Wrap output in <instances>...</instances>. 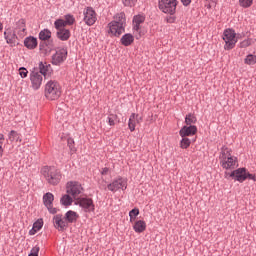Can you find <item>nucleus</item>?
<instances>
[{
    "label": "nucleus",
    "mask_w": 256,
    "mask_h": 256,
    "mask_svg": "<svg viewBox=\"0 0 256 256\" xmlns=\"http://www.w3.org/2000/svg\"><path fill=\"white\" fill-rule=\"evenodd\" d=\"M107 182L103 181V184H100L101 189H107Z\"/></svg>",
    "instance_id": "obj_51"
},
{
    "label": "nucleus",
    "mask_w": 256,
    "mask_h": 256,
    "mask_svg": "<svg viewBox=\"0 0 256 256\" xmlns=\"http://www.w3.org/2000/svg\"><path fill=\"white\" fill-rule=\"evenodd\" d=\"M64 219L67 223H75L79 219V214L77 212L69 210L66 212Z\"/></svg>",
    "instance_id": "obj_22"
},
{
    "label": "nucleus",
    "mask_w": 256,
    "mask_h": 256,
    "mask_svg": "<svg viewBox=\"0 0 256 256\" xmlns=\"http://www.w3.org/2000/svg\"><path fill=\"white\" fill-rule=\"evenodd\" d=\"M135 117H137V114L132 113L129 118L128 127L130 131L133 133L135 131Z\"/></svg>",
    "instance_id": "obj_31"
},
{
    "label": "nucleus",
    "mask_w": 256,
    "mask_h": 256,
    "mask_svg": "<svg viewBox=\"0 0 256 256\" xmlns=\"http://www.w3.org/2000/svg\"><path fill=\"white\" fill-rule=\"evenodd\" d=\"M44 95L49 101H57L61 97V85L55 80H50L45 85Z\"/></svg>",
    "instance_id": "obj_5"
},
{
    "label": "nucleus",
    "mask_w": 256,
    "mask_h": 256,
    "mask_svg": "<svg viewBox=\"0 0 256 256\" xmlns=\"http://www.w3.org/2000/svg\"><path fill=\"white\" fill-rule=\"evenodd\" d=\"M67 22L64 19H57L54 22V27L56 30H62V29H66L65 27H67Z\"/></svg>",
    "instance_id": "obj_27"
},
{
    "label": "nucleus",
    "mask_w": 256,
    "mask_h": 256,
    "mask_svg": "<svg viewBox=\"0 0 256 256\" xmlns=\"http://www.w3.org/2000/svg\"><path fill=\"white\" fill-rule=\"evenodd\" d=\"M64 22L68 25H73L75 23V17L71 14L64 15Z\"/></svg>",
    "instance_id": "obj_33"
},
{
    "label": "nucleus",
    "mask_w": 256,
    "mask_h": 256,
    "mask_svg": "<svg viewBox=\"0 0 256 256\" xmlns=\"http://www.w3.org/2000/svg\"><path fill=\"white\" fill-rule=\"evenodd\" d=\"M37 45L38 42L36 37L29 36L24 39V46H26L30 50L37 49Z\"/></svg>",
    "instance_id": "obj_18"
},
{
    "label": "nucleus",
    "mask_w": 256,
    "mask_h": 256,
    "mask_svg": "<svg viewBox=\"0 0 256 256\" xmlns=\"http://www.w3.org/2000/svg\"><path fill=\"white\" fill-rule=\"evenodd\" d=\"M197 134V126L190 125V126H183L180 131V137H193V135Z\"/></svg>",
    "instance_id": "obj_17"
},
{
    "label": "nucleus",
    "mask_w": 256,
    "mask_h": 256,
    "mask_svg": "<svg viewBox=\"0 0 256 256\" xmlns=\"http://www.w3.org/2000/svg\"><path fill=\"white\" fill-rule=\"evenodd\" d=\"M137 117H135V120L137 123H141L143 121V117H139V114H136Z\"/></svg>",
    "instance_id": "obj_50"
},
{
    "label": "nucleus",
    "mask_w": 256,
    "mask_h": 256,
    "mask_svg": "<svg viewBox=\"0 0 256 256\" xmlns=\"http://www.w3.org/2000/svg\"><path fill=\"white\" fill-rule=\"evenodd\" d=\"M133 23L141 25V23H145V17L143 15H135L133 17Z\"/></svg>",
    "instance_id": "obj_35"
},
{
    "label": "nucleus",
    "mask_w": 256,
    "mask_h": 256,
    "mask_svg": "<svg viewBox=\"0 0 256 256\" xmlns=\"http://www.w3.org/2000/svg\"><path fill=\"white\" fill-rule=\"evenodd\" d=\"M158 7L162 13L175 15V11H177V0H159Z\"/></svg>",
    "instance_id": "obj_8"
},
{
    "label": "nucleus",
    "mask_w": 256,
    "mask_h": 256,
    "mask_svg": "<svg viewBox=\"0 0 256 256\" xmlns=\"http://www.w3.org/2000/svg\"><path fill=\"white\" fill-rule=\"evenodd\" d=\"M185 123L189 126L195 125V123H197V117H195V115H193L192 113H189L185 117Z\"/></svg>",
    "instance_id": "obj_28"
},
{
    "label": "nucleus",
    "mask_w": 256,
    "mask_h": 256,
    "mask_svg": "<svg viewBox=\"0 0 256 256\" xmlns=\"http://www.w3.org/2000/svg\"><path fill=\"white\" fill-rule=\"evenodd\" d=\"M8 139L11 143H13V141H19V143H21V134H19L17 131L12 130L9 132L8 134Z\"/></svg>",
    "instance_id": "obj_24"
},
{
    "label": "nucleus",
    "mask_w": 256,
    "mask_h": 256,
    "mask_svg": "<svg viewBox=\"0 0 256 256\" xmlns=\"http://www.w3.org/2000/svg\"><path fill=\"white\" fill-rule=\"evenodd\" d=\"M67 143L71 153H75V151H77V148H75V140L68 138Z\"/></svg>",
    "instance_id": "obj_36"
},
{
    "label": "nucleus",
    "mask_w": 256,
    "mask_h": 256,
    "mask_svg": "<svg viewBox=\"0 0 256 256\" xmlns=\"http://www.w3.org/2000/svg\"><path fill=\"white\" fill-rule=\"evenodd\" d=\"M219 159L223 169H235V165H237V157L231 155V149L226 146L221 148Z\"/></svg>",
    "instance_id": "obj_2"
},
{
    "label": "nucleus",
    "mask_w": 256,
    "mask_h": 256,
    "mask_svg": "<svg viewBox=\"0 0 256 256\" xmlns=\"http://www.w3.org/2000/svg\"><path fill=\"white\" fill-rule=\"evenodd\" d=\"M16 29H19L20 33H25V31H27V28L25 26V19H20L17 22V27Z\"/></svg>",
    "instance_id": "obj_32"
},
{
    "label": "nucleus",
    "mask_w": 256,
    "mask_h": 256,
    "mask_svg": "<svg viewBox=\"0 0 256 256\" xmlns=\"http://www.w3.org/2000/svg\"><path fill=\"white\" fill-rule=\"evenodd\" d=\"M83 15V21L86 23V25H88L89 27H91V25H95L97 21V13L95 12V10H93V8L87 7L84 10Z\"/></svg>",
    "instance_id": "obj_12"
},
{
    "label": "nucleus",
    "mask_w": 256,
    "mask_h": 256,
    "mask_svg": "<svg viewBox=\"0 0 256 256\" xmlns=\"http://www.w3.org/2000/svg\"><path fill=\"white\" fill-rule=\"evenodd\" d=\"M41 173L49 185H59L61 181V171L54 166H44L41 169Z\"/></svg>",
    "instance_id": "obj_6"
},
{
    "label": "nucleus",
    "mask_w": 256,
    "mask_h": 256,
    "mask_svg": "<svg viewBox=\"0 0 256 256\" xmlns=\"http://www.w3.org/2000/svg\"><path fill=\"white\" fill-rule=\"evenodd\" d=\"M107 119H108L109 125H110L111 127H113V126H115V121H117V115H115V114H110Z\"/></svg>",
    "instance_id": "obj_38"
},
{
    "label": "nucleus",
    "mask_w": 256,
    "mask_h": 256,
    "mask_svg": "<svg viewBox=\"0 0 256 256\" xmlns=\"http://www.w3.org/2000/svg\"><path fill=\"white\" fill-rule=\"evenodd\" d=\"M133 229L135 233H143V231L147 229V223H145L143 220H138L134 223Z\"/></svg>",
    "instance_id": "obj_23"
},
{
    "label": "nucleus",
    "mask_w": 256,
    "mask_h": 256,
    "mask_svg": "<svg viewBox=\"0 0 256 256\" xmlns=\"http://www.w3.org/2000/svg\"><path fill=\"white\" fill-rule=\"evenodd\" d=\"M39 251H40L39 246H34L31 249V252H30V254L28 256H39Z\"/></svg>",
    "instance_id": "obj_42"
},
{
    "label": "nucleus",
    "mask_w": 256,
    "mask_h": 256,
    "mask_svg": "<svg viewBox=\"0 0 256 256\" xmlns=\"http://www.w3.org/2000/svg\"><path fill=\"white\" fill-rule=\"evenodd\" d=\"M66 189V193H68V195H71L73 199H75V201H77V199H79V195L83 193V186L77 181L68 182Z\"/></svg>",
    "instance_id": "obj_10"
},
{
    "label": "nucleus",
    "mask_w": 256,
    "mask_h": 256,
    "mask_svg": "<svg viewBox=\"0 0 256 256\" xmlns=\"http://www.w3.org/2000/svg\"><path fill=\"white\" fill-rule=\"evenodd\" d=\"M137 215H139V209L138 208H134L129 212V217H130V221H135V217H137Z\"/></svg>",
    "instance_id": "obj_37"
},
{
    "label": "nucleus",
    "mask_w": 256,
    "mask_h": 256,
    "mask_svg": "<svg viewBox=\"0 0 256 256\" xmlns=\"http://www.w3.org/2000/svg\"><path fill=\"white\" fill-rule=\"evenodd\" d=\"M181 3L187 7L188 5H191V0H181Z\"/></svg>",
    "instance_id": "obj_46"
},
{
    "label": "nucleus",
    "mask_w": 256,
    "mask_h": 256,
    "mask_svg": "<svg viewBox=\"0 0 256 256\" xmlns=\"http://www.w3.org/2000/svg\"><path fill=\"white\" fill-rule=\"evenodd\" d=\"M39 69H40L39 73L41 75H44V77H45L47 75V73H51V64L45 65V64H43V62H40Z\"/></svg>",
    "instance_id": "obj_25"
},
{
    "label": "nucleus",
    "mask_w": 256,
    "mask_h": 256,
    "mask_svg": "<svg viewBox=\"0 0 256 256\" xmlns=\"http://www.w3.org/2000/svg\"><path fill=\"white\" fill-rule=\"evenodd\" d=\"M4 141H5V135L0 134V146L1 147H2Z\"/></svg>",
    "instance_id": "obj_49"
},
{
    "label": "nucleus",
    "mask_w": 256,
    "mask_h": 256,
    "mask_svg": "<svg viewBox=\"0 0 256 256\" xmlns=\"http://www.w3.org/2000/svg\"><path fill=\"white\" fill-rule=\"evenodd\" d=\"M190 146H191V139L187 138V136L182 137V140L180 141L181 149H189Z\"/></svg>",
    "instance_id": "obj_29"
},
{
    "label": "nucleus",
    "mask_w": 256,
    "mask_h": 256,
    "mask_svg": "<svg viewBox=\"0 0 256 256\" xmlns=\"http://www.w3.org/2000/svg\"><path fill=\"white\" fill-rule=\"evenodd\" d=\"M39 49L44 55H49L51 51H53V41H50L51 39V30L49 29H43L39 32Z\"/></svg>",
    "instance_id": "obj_4"
},
{
    "label": "nucleus",
    "mask_w": 256,
    "mask_h": 256,
    "mask_svg": "<svg viewBox=\"0 0 256 256\" xmlns=\"http://www.w3.org/2000/svg\"><path fill=\"white\" fill-rule=\"evenodd\" d=\"M207 9H211V4L206 5Z\"/></svg>",
    "instance_id": "obj_55"
},
{
    "label": "nucleus",
    "mask_w": 256,
    "mask_h": 256,
    "mask_svg": "<svg viewBox=\"0 0 256 256\" xmlns=\"http://www.w3.org/2000/svg\"><path fill=\"white\" fill-rule=\"evenodd\" d=\"M110 171H111V170H110L109 168L104 167V168H102V170H101V175H109Z\"/></svg>",
    "instance_id": "obj_45"
},
{
    "label": "nucleus",
    "mask_w": 256,
    "mask_h": 256,
    "mask_svg": "<svg viewBox=\"0 0 256 256\" xmlns=\"http://www.w3.org/2000/svg\"><path fill=\"white\" fill-rule=\"evenodd\" d=\"M222 39L225 43L224 49L225 51H231V49H235V45H237V33L233 30V28H227L224 30Z\"/></svg>",
    "instance_id": "obj_7"
},
{
    "label": "nucleus",
    "mask_w": 256,
    "mask_h": 256,
    "mask_svg": "<svg viewBox=\"0 0 256 256\" xmlns=\"http://www.w3.org/2000/svg\"><path fill=\"white\" fill-rule=\"evenodd\" d=\"M4 39L10 47H15V45H17V34L11 28L6 29L4 32Z\"/></svg>",
    "instance_id": "obj_16"
},
{
    "label": "nucleus",
    "mask_w": 256,
    "mask_h": 256,
    "mask_svg": "<svg viewBox=\"0 0 256 256\" xmlns=\"http://www.w3.org/2000/svg\"><path fill=\"white\" fill-rule=\"evenodd\" d=\"M108 191H111L112 193H117L119 189L122 191H125L127 189V179L123 177H118L112 181V183L107 185Z\"/></svg>",
    "instance_id": "obj_11"
},
{
    "label": "nucleus",
    "mask_w": 256,
    "mask_h": 256,
    "mask_svg": "<svg viewBox=\"0 0 256 256\" xmlns=\"http://www.w3.org/2000/svg\"><path fill=\"white\" fill-rule=\"evenodd\" d=\"M33 228L41 231V229H43V219H38L36 222H34Z\"/></svg>",
    "instance_id": "obj_39"
},
{
    "label": "nucleus",
    "mask_w": 256,
    "mask_h": 256,
    "mask_svg": "<svg viewBox=\"0 0 256 256\" xmlns=\"http://www.w3.org/2000/svg\"><path fill=\"white\" fill-rule=\"evenodd\" d=\"M46 208H47V210L49 211V213L51 215H56V213L58 211L57 208L53 207V204L50 205V206H46Z\"/></svg>",
    "instance_id": "obj_44"
},
{
    "label": "nucleus",
    "mask_w": 256,
    "mask_h": 256,
    "mask_svg": "<svg viewBox=\"0 0 256 256\" xmlns=\"http://www.w3.org/2000/svg\"><path fill=\"white\" fill-rule=\"evenodd\" d=\"M240 7L247 9L253 5V0H239Z\"/></svg>",
    "instance_id": "obj_34"
},
{
    "label": "nucleus",
    "mask_w": 256,
    "mask_h": 256,
    "mask_svg": "<svg viewBox=\"0 0 256 256\" xmlns=\"http://www.w3.org/2000/svg\"><path fill=\"white\" fill-rule=\"evenodd\" d=\"M43 205L45 207H51L53 205V201H55V196L51 192H47L43 195Z\"/></svg>",
    "instance_id": "obj_21"
},
{
    "label": "nucleus",
    "mask_w": 256,
    "mask_h": 256,
    "mask_svg": "<svg viewBox=\"0 0 256 256\" xmlns=\"http://www.w3.org/2000/svg\"><path fill=\"white\" fill-rule=\"evenodd\" d=\"M28 74H29V71H27V68H25V67L19 68V75L22 79H25Z\"/></svg>",
    "instance_id": "obj_41"
},
{
    "label": "nucleus",
    "mask_w": 256,
    "mask_h": 256,
    "mask_svg": "<svg viewBox=\"0 0 256 256\" xmlns=\"http://www.w3.org/2000/svg\"><path fill=\"white\" fill-rule=\"evenodd\" d=\"M133 41H135V37H133V34L131 33L124 34L120 39V43L124 47H129V45H132Z\"/></svg>",
    "instance_id": "obj_20"
},
{
    "label": "nucleus",
    "mask_w": 256,
    "mask_h": 256,
    "mask_svg": "<svg viewBox=\"0 0 256 256\" xmlns=\"http://www.w3.org/2000/svg\"><path fill=\"white\" fill-rule=\"evenodd\" d=\"M30 81L32 89L38 91V89H41V85H43V74L32 71L30 73Z\"/></svg>",
    "instance_id": "obj_13"
},
{
    "label": "nucleus",
    "mask_w": 256,
    "mask_h": 256,
    "mask_svg": "<svg viewBox=\"0 0 256 256\" xmlns=\"http://www.w3.org/2000/svg\"><path fill=\"white\" fill-rule=\"evenodd\" d=\"M37 231H39V230L32 227V229L29 231V235H35V233H37Z\"/></svg>",
    "instance_id": "obj_48"
},
{
    "label": "nucleus",
    "mask_w": 256,
    "mask_h": 256,
    "mask_svg": "<svg viewBox=\"0 0 256 256\" xmlns=\"http://www.w3.org/2000/svg\"><path fill=\"white\" fill-rule=\"evenodd\" d=\"M60 203L61 205H63L64 207H69L70 205L73 204V198H71L69 196V194H65L61 197L60 199Z\"/></svg>",
    "instance_id": "obj_26"
},
{
    "label": "nucleus",
    "mask_w": 256,
    "mask_h": 256,
    "mask_svg": "<svg viewBox=\"0 0 256 256\" xmlns=\"http://www.w3.org/2000/svg\"><path fill=\"white\" fill-rule=\"evenodd\" d=\"M3 31V23L0 22V33Z\"/></svg>",
    "instance_id": "obj_53"
},
{
    "label": "nucleus",
    "mask_w": 256,
    "mask_h": 256,
    "mask_svg": "<svg viewBox=\"0 0 256 256\" xmlns=\"http://www.w3.org/2000/svg\"><path fill=\"white\" fill-rule=\"evenodd\" d=\"M133 30L134 31H139V29H141V24H136V23H133Z\"/></svg>",
    "instance_id": "obj_47"
},
{
    "label": "nucleus",
    "mask_w": 256,
    "mask_h": 256,
    "mask_svg": "<svg viewBox=\"0 0 256 256\" xmlns=\"http://www.w3.org/2000/svg\"><path fill=\"white\" fill-rule=\"evenodd\" d=\"M225 179H233V181L243 183V181H246L247 179L256 181V176L247 172V168H238L232 172H225Z\"/></svg>",
    "instance_id": "obj_3"
},
{
    "label": "nucleus",
    "mask_w": 256,
    "mask_h": 256,
    "mask_svg": "<svg viewBox=\"0 0 256 256\" xmlns=\"http://www.w3.org/2000/svg\"><path fill=\"white\" fill-rule=\"evenodd\" d=\"M74 205H79L84 213H93L95 211V203L92 198L80 197L74 202Z\"/></svg>",
    "instance_id": "obj_9"
},
{
    "label": "nucleus",
    "mask_w": 256,
    "mask_h": 256,
    "mask_svg": "<svg viewBox=\"0 0 256 256\" xmlns=\"http://www.w3.org/2000/svg\"><path fill=\"white\" fill-rule=\"evenodd\" d=\"M249 45H251V40L246 39L240 43L239 47L245 49L246 47H249Z\"/></svg>",
    "instance_id": "obj_43"
},
{
    "label": "nucleus",
    "mask_w": 256,
    "mask_h": 256,
    "mask_svg": "<svg viewBox=\"0 0 256 256\" xmlns=\"http://www.w3.org/2000/svg\"><path fill=\"white\" fill-rule=\"evenodd\" d=\"M3 156V146L0 145V157Z\"/></svg>",
    "instance_id": "obj_52"
},
{
    "label": "nucleus",
    "mask_w": 256,
    "mask_h": 256,
    "mask_svg": "<svg viewBox=\"0 0 256 256\" xmlns=\"http://www.w3.org/2000/svg\"><path fill=\"white\" fill-rule=\"evenodd\" d=\"M66 59L67 50L66 48H61L57 50L54 55H52V65H60L61 63H64Z\"/></svg>",
    "instance_id": "obj_15"
},
{
    "label": "nucleus",
    "mask_w": 256,
    "mask_h": 256,
    "mask_svg": "<svg viewBox=\"0 0 256 256\" xmlns=\"http://www.w3.org/2000/svg\"><path fill=\"white\" fill-rule=\"evenodd\" d=\"M56 37L60 39V41H69L71 31L69 29L57 30Z\"/></svg>",
    "instance_id": "obj_19"
},
{
    "label": "nucleus",
    "mask_w": 256,
    "mask_h": 256,
    "mask_svg": "<svg viewBox=\"0 0 256 256\" xmlns=\"http://www.w3.org/2000/svg\"><path fill=\"white\" fill-rule=\"evenodd\" d=\"M115 20L108 24V33L113 37H120L125 33V27L127 25V19L125 18L124 12L116 14Z\"/></svg>",
    "instance_id": "obj_1"
},
{
    "label": "nucleus",
    "mask_w": 256,
    "mask_h": 256,
    "mask_svg": "<svg viewBox=\"0 0 256 256\" xmlns=\"http://www.w3.org/2000/svg\"><path fill=\"white\" fill-rule=\"evenodd\" d=\"M53 225L58 231H65L69 227L67 220L63 218V215L57 214L53 217Z\"/></svg>",
    "instance_id": "obj_14"
},
{
    "label": "nucleus",
    "mask_w": 256,
    "mask_h": 256,
    "mask_svg": "<svg viewBox=\"0 0 256 256\" xmlns=\"http://www.w3.org/2000/svg\"><path fill=\"white\" fill-rule=\"evenodd\" d=\"M122 3L125 7H135L137 0H122Z\"/></svg>",
    "instance_id": "obj_40"
},
{
    "label": "nucleus",
    "mask_w": 256,
    "mask_h": 256,
    "mask_svg": "<svg viewBox=\"0 0 256 256\" xmlns=\"http://www.w3.org/2000/svg\"><path fill=\"white\" fill-rule=\"evenodd\" d=\"M246 65H255L256 64V55L248 54L244 59Z\"/></svg>",
    "instance_id": "obj_30"
},
{
    "label": "nucleus",
    "mask_w": 256,
    "mask_h": 256,
    "mask_svg": "<svg viewBox=\"0 0 256 256\" xmlns=\"http://www.w3.org/2000/svg\"><path fill=\"white\" fill-rule=\"evenodd\" d=\"M173 21H175V19L170 18V20H168V23H173Z\"/></svg>",
    "instance_id": "obj_54"
}]
</instances>
